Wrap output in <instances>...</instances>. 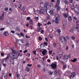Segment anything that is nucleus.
I'll return each mask as SVG.
<instances>
[{
  "label": "nucleus",
  "instance_id": "f257e3e1",
  "mask_svg": "<svg viewBox=\"0 0 79 79\" xmlns=\"http://www.w3.org/2000/svg\"><path fill=\"white\" fill-rule=\"evenodd\" d=\"M11 50L12 51V52L11 53V54L10 55V63L14 65L15 64V59H18V52L13 49H12Z\"/></svg>",
  "mask_w": 79,
  "mask_h": 79
},
{
  "label": "nucleus",
  "instance_id": "f03ea898",
  "mask_svg": "<svg viewBox=\"0 0 79 79\" xmlns=\"http://www.w3.org/2000/svg\"><path fill=\"white\" fill-rule=\"evenodd\" d=\"M60 41L63 44H66V42H67V40H66V37H62L61 38Z\"/></svg>",
  "mask_w": 79,
  "mask_h": 79
},
{
  "label": "nucleus",
  "instance_id": "7ed1b4c3",
  "mask_svg": "<svg viewBox=\"0 0 79 79\" xmlns=\"http://www.w3.org/2000/svg\"><path fill=\"white\" fill-rule=\"evenodd\" d=\"M44 6L45 7L44 9L45 10H47L48 8V6H49V3L47 2H45L44 3Z\"/></svg>",
  "mask_w": 79,
  "mask_h": 79
},
{
  "label": "nucleus",
  "instance_id": "20e7f679",
  "mask_svg": "<svg viewBox=\"0 0 79 79\" xmlns=\"http://www.w3.org/2000/svg\"><path fill=\"white\" fill-rule=\"evenodd\" d=\"M50 66H52V69H56V66H57V65L53 63L50 65Z\"/></svg>",
  "mask_w": 79,
  "mask_h": 79
},
{
  "label": "nucleus",
  "instance_id": "39448f33",
  "mask_svg": "<svg viewBox=\"0 0 79 79\" xmlns=\"http://www.w3.org/2000/svg\"><path fill=\"white\" fill-rule=\"evenodd\" d=\"M4 15H5V13H3L2 15V16L0 15V21H3L4 20Z\"/></svg>",
  "mask_w": 79,
  "mask_h": 79
},
{
  "label": "nucleus",
  "instance_id": "423d86ee",
  "mask_svg": "<svg viewBox=\"0 0 79 79\" xmlns=\"http://www.w3.org/2000/svg\"><path fill=\"white\" fill-rule=\"evenodd\" d=\"M7 62V60L6 59H4L2 61V63L3 64V65L4 66H6V65L5 63H6Z\"/></svg>",
  "mask_w": 79,
  "mask_h": 79
},
{
  "label": "nucleus",
  "instance_id": "0eeeda50",
  "mask_svg": "<svg viewBox=\"0 0 79 79\" xmlns=\"http://www.w3.org/2000/svg\"><path fill=\"white\" fill-rule=\"evenodd\" d=\"M60 16H58L57 17H56V18L55 19V22L56 24H58V19H60Z\"/></svg>",
  "mask_w": 79,
  "mask_h": 79
},
{
  "label": "nucleus",
  "instance_id": "6e6552de",
  "mask_svg": "<svg viewBox=\"0 0 79 79\" xmlns=\"http://www.w3.org/2000/svg\"><path fill=\"white\" fill-rule=\"evenodd\" d=\"M40 6L41 7V8H45V4H44V3L43 2H41V3L40 4Z\"/></svg>",
  "mask_w": 79,
  "mask_h": 79
},
{
  "label": "nucleus",
  "instance_id": "1a4fd4ad",
  "mask_svg": "<svg viewBox=\"0 0 79 79\" xmlns=\"http://www.w3.org/2000/svg\"><path fill=\"white\" fill-rule=\"evenodd\" d=\"M47 51L46 49H44V50L42 52V54L43 55L45 56V54L47 53Z\"/></svg>",
  "mask_w": 79,
  "mask_h": 79
},
{
  "label": "nucleus",
  "instance_id": "9d476101",
  "mask_svg": "<svg viewBox=\"0 0 79 79\" xmlns=\"http://www.w3.org/2000/svg\"><path fill=\"white\" fill-rule=\"evenodd\" d=\"M46 12L47 14L48 15H51V10H46Z\"/></svg>",
  "mask_w": 79,
  "mask_h": 79
},
{
  "label": "nucleus",
  "instance_id": "9b49d317",
  "mask_svg": "<svg viewBox=\"0 0 79 79\" xmlns=\"http://www.w3.org/2000/svg\"><path fill=\"white\" fill-rule=\"evenodd\" d=\"M29 24L31 26H33V21L31 19L29 21Z\"/></svg>",
  "mask_w": 79,
  "mask_h": 79
},
{
  "label": "nucleus",
  "instance_id": "f8f14e48",
  "mask_svg": "<svg viewBox=\"0 0 79 79\" xmlns=\"http://www.w3.org/2000/svg\"><path fill=\"white\" fill-rule=\"evenodd\" d=\"M71 76L72 77H74L76 76V73L74 72H73L71 73Z\"/></svg>",
  "mask_w": 79,
  "mask_h": 79
},
{
  "label": "nucleus",
  "instance_id": "ddd939ff",
  "mask_svg": "<svg viewBox=\"0 0 79 79\" xmlns=\"http://www.w3.org/2000/svg\"><path fill=\"white\" fill-rule=\"evenodd\" d=\"M40 14H42V13L44 14L45 13V10L44 9H42L40 10Z\"/></svg>",
  "mask_w": 79,
  "mask_h": 79
},
{
  "label": "nucleus",
  "instance_id": "4468645a",
  "mask_svg": "<svg viewBox=\"0 0 79 79\" xmlns=\"http://www.w3.org/2000/svg\"><path fill=\"white\" fill-rule=\"evenodd\" d=\"M39 13H40V11L39 10H37L35 12V15H38Z\"/></svg>",
  "mask_w": 79,
  "mask_h": 79
},
{
  "label": "nucleus",
  "instance_id": "2eb2a0df",
  "mask_svg": "<svg viewBox=\"0 0 79 79\" xmlns=\"http://www.w3.org/2000/svg\"><path fill=\"white\" fill-rule=\"evenodd\" d=\"M63 16L65 18H67L68 16V15L66 13H64L63 14Z\"/></svg>",
  "mask_w": 79,
  "mask_h": 79
},
{
  "label": "nucleus",
  "instance_id": "dca6fc26",
  "mask_svg": "<svg viewBox=\"0 0 79 79\" xmlns=\"http://www.w3.org/2000/svg\"><path fill=\"white\" fill-rule=\"evenodd\" d=\"M77 60V58H74L73 60H71L70 61H72V62H73V63H75L76 61Z\"/></svg>",
  "mask_w": 79,
  "mask_h": 79
},
{
  "label": "nucleus",
  "instance_id": "f3484780",
  "mask_svg": "<svg viewBox=\"0 0 79 79\" xmlns=\"http://www.w3.org/2000/svg\"><path fill=\"white\" fill-rule=\"evenodd\" d=\"M36 22H37V21L39 20V17H35L34 18Z\"/></svg>",
  "mask_w": 79,
  "mask_h": 79
},
{
  "label": "nucleus",
  "instance_id": "a211bd4d",
  "mask_svg": "<svg viewBox=\"0 0 79 79\" xmlns=\"http://www.w3.org/2000/svg\"><path fill=\"white\" fill-rule=\"evenodd\" d=\"M74 29H75V27H73L72 29L69 31V32H71V33H73V32L74 30Z\"/></svg>",
  "mask_w": 79,
  "mask_h": 79
},
{
  "label": "nucleus",
  "instance_id": "6ab92c4d",
  "mask_svg": "<svg viewBox=\"0 0 79 79\" xmlns=\"http://www.w3.org/2000/svg\"><path fill=\"white\" fill-rule=\"evenodd\" d=\"M63 54V52L62 51H60L59 52V55H62Z\"/></svg>",
  "mask_w": 79,
  "mask_h": 79
},
{
  "label": "nucleus",
  "instance_id": "aec40b11",
  "mask_svg": "<svg viewBox=\"0 0 79 79\" xmlns=\"http://www.w3.org/2000/svg\"><path fill=\"white\" fill-rule=\"evenodd\" d=\"M68 20L69 21H72V18L71 16H69L68 17Z\"/></svg>",
  "mask_w": 79,
  "mask_h": 79
},
{
  "label": "nucleus",
  "instance_id": "412c9836",
  "mask_svg": "<svg viewBox=\"0 0 79 79\" xmlns=\"http://www.w3.org/2000/svg\"><path fill=\"white\" fill-rule=\"evenodd\" d=\"M64 58L65 60H68V56L67 55H65L64 56Z\"/></svg>",
  "mask_w": 79,
  "mask_h": 79
},
{
  "label": "nucleus",
  "instance_id": "4be33fe9",
  "mask_svg": "<svg viewBox=\"0 0 79 79\" xmlns=\"http://www.w3.org/2000/svg\"><path fill=\"white\" fill-rule=\"evenodd\" d=\"M30 70V69H29V68L28 67L26 68V71H27V72H29Z\"/></svg>",
  "mask_w": 79,
  "mask_h": 79
},
{
  "label": "nucleus",
  "instance_id": "5701e85b",
  "mask_svg": "<svg viewBox=\"0 0 79 79\" xmlns=\"http://www.w3.org/2000/svg\"><path fill=\"white\" fill-rule=\"evenodd\" d=\"M9 34L8 33V32H5L4 33V35L6 36H7V35H8Z\"/></svg>",
  "mask_w": 79,
  "mask_h": 79
},
{
  "label": "nucleus",
  "instance_id": "b1692460",
  "mask_svg": "<svg viewBox=\"0 0 79 79\" xmlns=\"http://www.w3.org/2000/svg\"><path fill=\"white\" fill-rule=\"evenodd\" d=\"M40 47L41 48H42V47H45V46L44 44V45L43 44H40Z\"/></svg>",
  "mask_w": 79,
  "mask_h": 79
},
{
  "label": "nucleus",
  "instance_id": "393cba45",
  "mask_svg": "<svg viewBox=\"0 0 79 79\" xmlns=\"http://www.w3.org/2000/svg\"><path fill=\"white\" fill-rule=\"evenodd\" d=\"M24 10H25V7H24V6H23L21 9V11H24Z\"/></svg>",
  "mask_w": 79,
  "mask_h": 79
},
{
  "label": "nucleus",
  "instance_id": "a878e982",
  "mask_svg": "<svg viewBox=\"0 0 79 79\" xmlns=\"http://www.w3.org/2000/svg\"><path fill=\"white\" fill-rule=\"evenodd\" d=\"M63 69H66V65L63 64Z\"/></svg>",
  "mask_w": 79,
  "mask_h": 79
},
{
  "label": "nucleus",
  "instance_id": "bb28decb",
  "mask_svg": "<svg viewBox=\"0 0 79 79\" xmlns=\"http://www.w3.org/2000/svg\"><path fill=\"white\" fill-rule=\"evenodd\" d=\"M60 8H61L60 6H58L57 8V11H59V10H60Z\"/></svg>",
  "mask_w": 79,
  "mask_h": 79
},
{
  "label": "nucleus",
  "instance_id": "cd10ccee",
  "mask_svg": "<svg viewBox=\"0 0 79 79\" xmlns=\"http://www.w3.org/2000/svg\"><path fill=\"white\" fill-rule=\"evenodd\" d=\"M48 73L51 76H52V75L53 74V72H51L50 71H49Z\"/></svg>",
  "mask_w": 79,
  "mask_h": 79
},
{
  "label": "nucleus",
  "instance_id": "c85d7f7f",
  "mask_svg": "<svg viewBox=\"0 0 79 79\" xmlns=\"http://www.w3.org/2000/svg\"><path fill=\"white\" fill-rule=\"evenodd\" d=\"M17 30L18 31H20V28H19V27H17Z\"/></svg>",
  "mask_w": 79,
  "mask_h": 79
},
{
  "label": "nucleus",
  "instance_id": "c756f323",
  "mask_svg": "<svg viewBox=\"0 0 79 79\" xmlns=\"http://www.w3.org/2000/svg\"><path fill=\"white\" fill-rule=\"evenodd\" d=\"M29 43H27V44H25V46L26 47H29Z\"/></svg>",
  "mask_w": 79,
  "mask_h": 79
},
{
  "label": "nucleus",
  "instance_id": "7c9ffc66",
  "mask_svg": "<svg viewBox=\"0 0 79 79\" xmlns=\"http://www.w3.org/2000/svg\"><path fill=\"white\" fill-rule=\"evenodd\" d=\"M38 39L39 41H41L42 40V38L40 36L39 37Z\"/></svg>",
  "mask_w": 79,
  "mask_h": 79
},
{
  "label": "nucleus",
  "instance_id": "2f4dec72",
  "mask_svg": "<svg viewBox=\"0 0 79 79\" xmlns=\"http://www.w3.org/2000/svg\"><path fill=\"white\" fill-rule=\"evenodd\" d=\"M60 0H57V1L56 4L59 5H60Z\"/></svg>",
  "mask_w": 79,
  "mask_h": 79
},
{
  "label": "nucleus",
  "instance_id": "473e14b6",
  "mask_svg": "<svg viewBox=\"0 0 79 79\" xmlns=\"http://www.w3.org/2000/svg\"><path fill=\"white\" fill-rule=\"evenodd\" d=\"M20 34L21 36H23V37H24V34L22 33V32H21L20 33Z\"/></svg>",
  "mask_w": 79,
  "mask_h": 79
},
{
  "label": "nucleus",
  "instance_id": "72a5a7b5",
  "mask_svg": "<svg viewBox=\"0 0 79 79\" xmlns=\"http://www.w3.org/2000/svg\"><path fill=\"white\" fill-rule=\"evenodd\" d=\"M21 6H22V5L21 4H19L18 5V7L19 8H21Z\"/></svg>",
  "mask_w": 79,
  "mask_h": 79
},
{
  "label": "nucleus",
  "instance_id": "f704fd0d",
  "mask_svg": "<svg viewBox=\"0 0 79 79\" xmlns=\"http://www.w3.org/2000/svg\"><path fill=\"white\" fill-rule=\"evenodd\" d=\"M79 23V19H77V20H76V23L77 24V23Z\"/></svg>",
  "mask_w": 79,
  "mask_h": 79
},
{
  "label": "nucleus",
  "instance_id": "c9c22d12",
  "mask_svg": "<svg viewBox=\"0 0 79 79\" xmlns=\"http://www.w3.org/2000/svg\"><path fill=\"white\" fill-rule=\"evenodd\" d=\"M63 24H64V25H66L67 24V22H63Z\"/></svg>",
  "mask_w": 79,
  "mask_h": 79
},
{
  "label": "nucleus",
  "instance_id": "e433bc0d",
  "mask_svg": "<svg viewBox=\"0 0 79 79\" xmlns=\"http://www.w3.org/2000/svg\"><path fill=\"white\" fill-rule=\"evenodd\" d=\"M30 19H31V17H27V21H28V20H29Z\"/></svg>",
  "mask_w": 79,
  "mask_h": 79
},
{
  "label": "nucleus",
  "instance_id": "4c0bfd02",
  "mask_svg": "<svg viewBox=\"0 0 79 79\" xmlns=\"http://www.w3.org/2000/svg\"><path fill=\"white\" fill-rule=\"evenodd\" d=\"M44 45H46V46H47V43L44 42Z\"/></svg>",
  "mask_w": 79,
  "mask_h": 79
},
{
  "label": "nucleus",
  "instance_id": "58836bf2",
  "mask_svg": "<svg viewBox=\"0 0 79 79\" xmlns=\"http://www.w3.org/2000/svg\"><path fill=\"white\" fill-rule=\"evenodd\" d=\"M54 14V12H53V11L52 10L51 11V15H53Z\"/></svg>",
  "mask_w": 79,
  "mask_h": 79
},
{
  "label": "nucleus",
  "instance_id": "ea45409f",
  "mask_svg": "<svg viewBox=\"0 0 79 79\" xmlns=\"http://www.w3.org/2000/svg\"><path fill=\"white\" fill-rule=\"evenodd\" d=\"M52 24V23L51 22H50V21H49L47 23V24L48 25H49V24Z\"/></svg>",
  "mask_w": 79,
  "mask_h": 79
},
{
  "label": "nucleus",
  "instance_id": "a19ab883",
  "mask_svg": "<svg viewBox=\"0 0 79 79\" xmlns=\"http://www.w3.org/2000/svg\"><path fill=\"white\" fill-rule=\"evenodd\" d=\"M53 46L54 47H56V44L54 43L53 44Z\"/></svg>",
  "mask_w": 79,
  "mask_h": 79
},
{
  "label": "nucleus",
  "instance_id": "79ce46f5",
  "mask_svg": "<svg viewBox=\"0 0 79 79\" xmlns=\"http://www.w3.org/2000/svg\"><path fill=\"white\" fill-rule=\"evenodd\" d=\"M4 30H5V28H2L0 29V31H3Z\"/></svg>",
  "mask_w": 79,
  "mask_h": 79
},
{
  "label": "nucleus",
  "instance_id": "37998d69",
  "mask_svg": "<svg viewBox=\"0 0 79 79\" xmlns=\"http://www.w3.org/2000/svg\"><path fill=\"white\" fill-rule=\"evenodd\" d=\"M73 0H69V2L70 3H73Z\"/></svg>",
  "mask_w": 79,
  "mask_h": 79
},
{
  "label": "nucleus",
  "instance_id": "c03bdc74",
  "mask_svg": "<svg viewBox=\"0 0 79 79\" xmlns=\"http://www.w3.org/2000/svg\"><path fill=\"white\" fill-rule=\"evenodd\" d=\"M37 67H38V68H40V65L39 64L37 65Z\"/></svg>",
  "mask_w": 79,
  "mask_h": 79
},
{
  "label": "nucleus",
  "instance_id": "a18cd8bd",
  "mask_svg": "<svg viewBox=\"0 0 79 79\" xmlns=\"http://www.w3.org/2000/svg\"><path fill=\"white\" fill-rule=\"evenodd\" d=\"M59 6V5H58V4H56V5L55 6V8H57V6Z\"/></svg>",
  "mask_w": 79,
  "mask_h": 79
},
{
  "label": "nucleus",
  "instance_id": "49530a36",
  "mask_svg": "<svg viewBox=\"0 0 79 79\" xmlns=\"http://www.w3.org/2000/svg\"><path fill=\"white\" fill-rule=\"evenodd\" d=\"M20 40L21 41V42L23 44L24 43V42H23V41H24V40Z\"/></svg>",
  "mask_w": 79,
  "mask_h": 79
},
{
  "label": "nucleus",
  "instance_id": "de8ad7c7",
  "mask_svg": "<svg viewBox=\"0 0 79 79\" xmlns=\"http://www.w3.org/2000/svg\"><path fill=\"white\" fill-rule=\"evenodd\" d=\"M57 31L59 33L61 32V30L60 29H57Z\"/></svg>",
  "mask_w": 79,
  "mask_h": 79
},
{
  "label": "nucleus",
  "instance_id": "09e8293b",
  "mask_svg": "<svg viewBox=\"0 0 79 79\" xmlns=\"http://www.w3.org/2000/svg\"><path fill=\"white\" fill-rule=\"evenodd\" d=\"M71 38L73 40H74V39H75V37L74 36H72Z\"/></svg>",
  "mask_w": 79,
  "mask_h": 79
},
{
  "label": "nucleus",
  "instance_id": "8fccbe9b",
  "mask_svg": "<svg viewBox=\"0 0 79 79\" xmlns=\"http://www.w3.org/2000/svg\"><path fill=\"white\" fill-rule=\"evenodd\" d=\"M71 8L73 9V10H74V6L73 5H72L71 6Z\"/></svg>",
  "mask_w": 79,
  "mask_h": 79
},
{
  "label": "nucleus",
  "instance_id": "3c124183",
  "mask_svg": "<svg viewBox=\"0 0 79 79\" xmlns=\"http://www.w3.org/2000/svg\"><path fill=\"white\" fill-rule=\"evenodd\" d=\"M16 76L17 77V79L19 78V74H17L16 75Z\"/></svg>",
  "mask_w": 79,
  "mask_h": 79
},
{
  "label": "nucleus",
  "instance_id": "603ef678",
  "mask_svg": "<svg viewBox=\"0 0 79 79\" xmlns=\"http://www.w3.org/2000/svg\"><path fill=\"white\" fill-rule=\"evenodd\" d=\"M5 11H8V7H6L5 8Z\"/></svg>",
  "mask_w": 79,
  "mask_h": 79
},
{
  "label": "nucleus",
  "instance_id": "864d4df0",
  "mask_svg": "<svg viewBox=\"0 0 79 79\" xmlns=\"http://www.w3.org/2000/svg\"><path fill=\"white\" fill-rule=\"evenodd\" d=\"M32 64H27V66H29V67H31V66H32Z\"/></svg>",
  "mask_w": 79,
  "mask_h": 79
},
{
  "label": "nucleus",
  "instance_id": "5fc2aeb1",
  "mask_svg": "<svg viewBox=\"0 0 79 79\" xmlns=\"http://www.w3.org/2000/svg\"><path fill=\"white\" fill-rule=\"evenodd\" d=\"M54 74H55V75H57V72H56V71H54Z\"/></svg>",
  "mask_w": 79,
  "mask_h": 79
},
{
  "label": "nucleus",
  "instance_id": "6e6d98bb",
  "mask_svg": "<svg viewBox=\"0 0 79 79\" xmlns=\"http://www.w3.org/2000/svg\"><path fill=\"white\" fill-rule=\"evenodd\" d=\"M36 51H33V53H34L35 55H36Z\"/></svg>",
  "mask_w": 79,
  "mask_h": 79
},
{
  "label": "nucleus",
  "instance_id": "4d7b16f0",
  "mask_svg": "<svg viewBox=\"0 0 79 79\" xmlns=\"http://www.w3.org/2000/svg\"><path fill=\"white\" fill-rule=\"evenodd\" d=\"M44 32V31L43 30H41V34H43Z\"/></svg>",
  "mask_w": 79,
  "mask_h": 79
},
{
  "label": "nucleus",
  "instance_id": "13d9d810",
  "mask_svg": "<svg viewBox=\"0 0 79 79\" xmlns=\"http://www.w3.org/2000/svg\"><path fill=\"white\" fill-rule=\"evenodd\" d=\"M45 41H46L47 42H48V38H47L46 37V38H45Z\"/></svg>",
  "mask_w": 79,
  "mask_h": 79
},
{
  "label": "nucleus",
  "instance_id": "bf43d9fd",
  "mask_svg": "<svg viewBox=\"0 0 79 79\" xmlns=\"http://www.w3.org/2000/svg\"><path fill=\"white\" fill-rule=\"evenodd\" d=\"M64 3H65V4H67V3H69V2H67L66 0H65L64 1Z\"/></svg>",
  "mask_w": 79,
  "mask_h": 79
},
{
  "label": "nucleus",
  "instance_id": "052dcab7",
  "mask_svg": "<svg viewBox=\"0 0 79 79\" xmlns=\"http://www.w3.org/2000/svg\"><path fill=\"white\" fill-rule=\"evenodd\" d=\"M27 52V50H25L23 52V53H26V52Z\"/></svg>",
  "mask_w": 79,
  "mask_h": 79
},
{
  "label": "nucleus",
  "instance_id": "680f3d73",
  "mask_svg": "<svg viewBox=\"0 0 79 79\" xmlns=\"http://www.w3.org/2000/svg\"><path fill=\"white\" fill-rule=\"evenodd\" d=\"M38 26L39 27H40V26H41V24H40V23H38Z\"/></svg>",
  "mask_w": 79,
  "mask_h": 79
},
{
  "label": "nucleus",
  "instance_id": "e2e57ef3",
  "mask_svg": "<svg viewBox=\"0 0 79 79\" xmlns=\"http://www.w3.org/2000/svg\"><path fill=\"white\" fill-rule=\"evenodd\" d=\"M1 55L2 56H4V54L3 53H1Z\"/></svg>",
  "mask_w": 79,
  "mask_h": 79
},
{
  "label": "nucleus",
  "instance_id": "0e129e2a",
  "mask_svg": "<svg viewBox=\"0 0 79 79\" xmlns=\"http://www.w3.org/2000/svg\"><path fill=\"white\" fill-rule=\"evenodd\" d=\"M52 51H49V53H50V54H52Z\"/></svg>",
  "mask_w": 79,
  "mask_h": 79
},
{
  "label": "nucleus",
  "instance_id": "69168bd1",
  "mask_svg": "<svg viewBox=\"0 0 79 79\" xmlns=\"http://www.w3.org/2000/svg\"><path fill=\"white\" fill-rule=\"evenodd\" d=\"M53 6V4H52V3H50V6Z\"/></svg>",
  "mask_w": 79,
  "mask_h": 79
},
{
  "label": "nucleus",
  "instance_id": "338daca9",
  "mask_svg": "<svg viewBox=\"0 0 79 79\" xmlns=\"http://www.w3.org/2000/svg\"><path fill=\"white\" fill-rule=\"evenodd\" d=\"M66 38L67 39H69V37L68 36H66Z\"/></svg>",
  "mask_w": 79,
  "mask_h": 79
},
{
  "label": "nucleus",
  "instance_id": "774afa93",
  "mask_svg": "<svg viewBox=\"0 0 79 79\" xmlns=\"http://www.w3.org/2000/svg\"><path fill=\"white\" fill-rule=\"evenodd\" d=\"M9 76H10V77H11L12 74L11 73H10L9 74Z\"/></svg>",
  "mask_w": 79,
  "mask_h": 79
}]
</instances>
